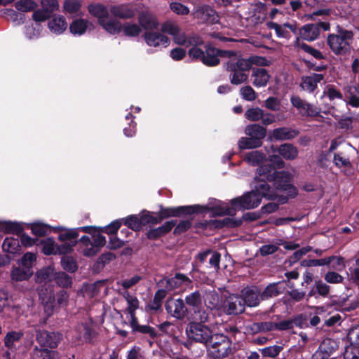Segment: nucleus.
<instances>
[{
	"label": "nucleus",
	"mask_w": 359,
	"mask_h": 359,
	"mask_svg": "<svg viewBox=\"0 0 359 359\" xmlns=\"http://www.w3.org/2000/svg\"><path fill=\"white\" fill-rule=\"evenodd\" d=\"M140 219L142 222V226L149 224L153 225L161 224L160 220L158 218V215H156V212H154L143 210L140 215Z\"/></svg>",
	"instance_id": "obj_55"
},
{
	"label": "nucleus",
	"mask_w": 359,
	"mask_h": 359,
	"mask_svg": "<svg viewBox=\"0 0 359 359\" xmlns=\"http://www.w3.org/2000/svg\"><path fill=\"white\" fill-rule=\"evenodd\" d=\"M331 287L321 279L315 280L314 283L310 287L308 294H306V300L309 298L319 297L327 298L330 295Z\"/></svg>",
	"instance_id": "obj_15"
},
{
	"label": "nucleus",
	"mask_w": 359,
	"mask_h": 359,
	"mask_svg": "<svg viewBox=\"0 0 359 359\" xmlns=\"http://www.w3.org/2000/svg\"><path fill=\"white\" fill-rule=\"evenodd\" d=\"M212 225L215 229H234L242 225V219L238 218L225 217L222 219H215L212 221Z\"/></svg>",
	"instance_id": "obj_33"
},
{
	"label": "nucleus",
	"mask_w": 359,
	"mask_h": 359,
	"mask_svg": "<svg viewBox=\"0 0 359 359\" xmlns=\"http://www.w3.org/2000/svg\"><path fill=\"white\" fill-rule=\"evenodd\" d=\"M226 66L227 71H235L237 69L245 72L252 68L250 57L248 59L240 58L236 62L229 61L226 62Z\"/></svg>",
	"instance_id": "obj_38"
},
{
	"label": "nucleus",
	"mask_w": 359,
	"mask_h": 359,
	"mask_svg": "<svg viewBox=\"0 0 359 359\" xmlns=\"http://www.w3.org/2000/svg\"><path fill=\"white\" fill-rule=\"evenodd\" d=\"M337 348L336 343L331 339H325L320 344L318 351L313 354L314 359H325L328 358Z\"/></svg>",
	"instance_id": "obj_20"
},
{
	"label": "nucleus",
	"mask_w": 359,
	"mask_h": 359,
	"mask_svg": "<svg viewBox=\"0 0 359 359\" xmlns=\"http://www.w3.org/2000/svg\"><path fill=\"white\" fill-rule=\"evenodd\" d=\"M32 233L38 237H43L50 232V226L41 222H34L29 224Z\"/></svg>",
	"instance_id": "obj_48"
},
{
	"label": "nucleus",
	"mask_w": 359,
	"mask_h": 359,
	"mask_svg": "<svg viewBox=\"0 0 359 359\" xmlns=\"http://www.w3.org/2000/svg\"><path fill=\"white\" fill-rule=\"evenodd\" d=\"M255 179L271 182L273 189L280 192H289V196L296 197L298 195L297 188L292 184L293 177L285 170H277L269 164H263L257 169Z\"/></svg>",
	"instance_id": "obj_1"
},
{
	"label": "nucleus",
	"mask_w": 359,
	"mask_h": 359,
	"mask_svg": "<svg viewBox=\"0 0 359 359\" xmlns=\"http://www.w3.org/2000/svg\"><path fill=\"white\" fill-rule=\"evenodd\" d=\"M99 25L109 34H118L122 30V24L117 19H104L100 20Z\"/></svg>",
	"instance_id": "obj_35"
},
{
	"label": "nucleus",
	"mask_w": 359,
	"mask_h": 359,
	"mask_svg": "<svg viewBox=\"0 0 359 359\" xmlns=\"http://www.w3.org/2000/svg\"><path fill=\"white\" fill-rule=\"evenodd\" d=\"M266 27L269 29H274L278 38L287 39L290 37V32L284 29L285 27L283 25H281L277 22L270 21L266 22Z\"/></svg>",
	"instance_id": "obj_61"
},
{
	"label": "nucleus",
	"mask_w": 359,
	"mask_h": 359,
	"mask_svg": "<svg viewBox=\"0 0 359 359\" xmlns=\"http://www.w3.org/2000/svg\"><path fill=\"white\" fill-rule=\"evenodd\" d=\"M49 29L55 34L62 33L67 27V23L64 16L59 15L52 18L48 23Z\"/></svg>",
	"instance_id": "obj_37"
},
{
	"label": "nucleus",
	"mask_w": 359,
	"mask_h": 359,
	"mask_svg": "<svg viewBox=\"0 0 359 359\" xmlns=\"http://www.w3.org/2000/svg\"><path fill=\"white\" fill-rule=\"evenodd\" d=\"M88 13L93 17L97 19L98 24L100 23V20H103L104 19H108L109 16V10L107 7L100 3H90L88 4Z\"/></svg>",
	"instance_id": "obj_26"
},
{
	"label": "nucleus",
	"mask_w": 359,
	"mask_h": 359,
	"mask_svg": "<svg viewBox=\"0 0 359 359\" xmlns=\"http://www.w3.org/2000/svg\"><path fill=\"white\" fill-rule=\"evenodd\" d=\"M200 213H202V205L200 204L176 207V217H184L193 220Z\"/></svg>",
	"instance_id": "obj_21"
},
{
	"label": "nucleus",
	"mask_w": 359,
	"mask_h": 359,
	"mask_svg": "<svg viewBox=\"0 0 359 359\" xmlns=\"http://www.w3.org/2000/svg\"><path fill=\"white\" fill-rule=\"evenodd\" d=\"M255 181L254 189L230 200L229 204L235 206L236 211L256 208L260 205L263 198H271L270 195L266 194L265 190L260 189V187L266 186V182L255 178Z\"/></svg>",
	"instance_id": "obj_4"
},
{
	"label": "nucleus",
	"mask_w": 359,
	"mask_h": 359,
	"mask_svg": "<svg viewBox=\"0 0 359 359\" xmlns=\"http://www.w3.org/2000/svg\"><path fill=\"white\" fill-rule=\"evenodd\" d=\"M231 340L223 334H212L205 325H203V345L207 349L208 355L214 359L224 358L231 351Z\"/></svg>",
	"instance_id": "obj_3"
},
{
	"label": "nucleus",
	"mask_w": 359,
	"mask_h": 359,
	"mask_svg": "<svg viewBox=\"0 0 359 359\" xmlns=\"http://www.w3.org/2000/svg\"><path fill=\"white\" fill-rule=\"evenodd\" d=\"M205 51H203V65L208 67H215L219 64L218 48L214 47L212 44L205 45Z\"/></svg>",
	"instance_id": "obj_22"
},
{
	"label": "nucleus",
	"mask_w": 359,
	"mask_h": 359,
	"mask_svg": "<svg viewBox=\"0 0 359 359\" xmlns=\"http://www.w3.org/2000/svg\"><path fill=\"white\" fill-rule=\"evenodd\" d=\"M252 77H254L252 81L255 87L266 86L270 79V75L266 69L264 68H256L253 69Z\"/></svg>",
	"instance_id": "obj_34"
},
{
	"label": "nucleus",
	"mask_w": 359,
	"mask_h": 359,
	"mask_svg": "<svg viewBox=\"0 0 359 359\" xmlns=\"http://www.w3.org/2000/svg\"><path fill=\"white\" fill-rule=\"evenodd\" d=\"M24 334L21 331H10L7 332L4 337V346L8 349L14 348L15 343L18 342L23 337Z\"/></svg>",
	"instance_id": "obj_42"
},
{
	"label": "nucleus",
	"mask_w": 359,
	"mask_h": 359,
	"mask_svg": "<svg viewBox=\"0 0 359 359\" xmlns=\"http://www.w3.org/2000/svg\"><path fill=\"white\" fill-rule=\"evenodd\" d=\"M261 189L265 190L266 194L270 195L271 198H266L269 201H276L277 204L283 205L286 204L290 198H294L295 197H292L289 196V192H285L286 195H279L277 194V191H275L273 187L268 183H266V186L260 187Z\"/></svg>",
	"instance_id": "obj_30"
},
{
	"label": "nucleus",
	"mask_w": 359,
	"mask_h": 359,
	"mask_svg": "<svg viewBox=\"0 0 359 359\" xmlns=\"http://www.w3.org/2000/svg\"><path fill=\"white\" fill-rule=\"evenodd\" d=\"M324 79L322 74L313 73L311 76H302L300 87L309 93H313L318 86V83Z\"/></svg>",
	"instance_id": "obj_23"
},
{
	"label": "nucleus",
	"mask_w": 359,
	"mask_h": 359,
	"mask_svg": "<svg viewBox=\"0 0 359 359\" xmlns=\"http://www.w3.org/2000/svg\"><path fill=\"white\" fill-rule=\"evenodd\" d=\"M23 229L22 225L19 222L9 221L0 223V231L3 230L6 233L16 234L19 236Z\"/></svg>",
	"instance_id": "obj_39"
},
{
	"label": "nucleus",
	"mask_w": 359,
	"mask_h": 359,
	"mask_svg": "<svg viewBox=\"0 0 359 359\" xmlns=\"http://www.w3.org/2000/svg\"><path fill=\"white\" fill-rule=\"evenodd\" d=\"M294 46L298 50H302L304 53L311 55L316 60L325 59V56L321 51L299 40V37L296 38L295 41H294Z\"/></svg>",
	"instance_id": "obj_24"
},
{
	"label": "nucleus",
	"mask_w": 359,
	"mask_h": 359,
	"mask_svg": "<svg viewBox=\"0 0 359 359\" xmlns=\"http://www.w3.org/2000/svg\"><path fill=\"white\" fill-rule=\"evenodd\" d=\"M186 333L188 336L189 340L183 343V345L190 348L192 342H202V323L198 321H190L187 329Z\"/></svg>",
	"instance_id": "obj_12"
},
{
	"label": "nucleus",
	"mask_w": 359,
	"mask_h": 359,
	"mask_svg": "<svg viewBox=\"0 0 359 359\" xmlns=\"http://www.w3.org/2000/svg\"><path fill=\"white\" fill-rule=\"evenodd\" d=\"M90 22L83 18H76L69 25V32L73 35L81 36L85 34Z\"/></svg>",
	"instance_id": "obj_32"
},
{
	"label": "nucleus",
	"mask_w": 359,
	"mask_h": 359,
	"mask_svg": "<svg viewBox=\"0 0 359 359\" xmlns=\"http://www.w3.org/2000/svg\"><path fill=\"white\" fill-rule=\"evenodd\" d=\"M109 11L114 18L121 20L132 19L135 15V8L128 3L111 6Z\"/></svg>",
	"instance_id": "obj_14"
},
{
	"label": "nucleus",
	"mask_w": 359,
	"mask_h": 359,
	"mask_svg": "<svg viewBox=\"0 0 359 359\" xmlns=\"http://www.w3.org/2000/svg\"><path fill=\"white\" fill-rule=\"evenodd\" d=\"M32 272L29 268H15L11 272V278L15 281H22L28 280L32 276Z\"/></svg>",
	"instance_id": "obj_51"
},
{
	"label": "nucleus",
	"mask_w": 359,
	"mask_h": 359,
	"mask_svg": "<svg viewBox=\"0 0 359 359\" xmlns=\"http://www.w3.org/2000/svg\"><path fill=\"white\" fill-rule=\"evenodd\" d=\"M62 268L67 272L73 273L78 269L76 260L70 255H64L60 261Z\"/></svg>",
	"instance_id": "obj_43"
},
{
	"label": "nucleus",
	"mask_w": 359,
	"mask_h": 359,
	"mask_svg": "<svg viewBox=\"0 0 359 359\" xmlns=\"http://www.w3.org/2000/svg\"><path fill=\"white\" fill-rule=\"evenodd\" d=\"M262 116L263 110L258 107L250 108L245 112L246 119L253 122L261 120Z\"/></svg>",
	"instance_id": "obj_62"
},
{
	"label": "nucleus",
	"mask_w": 359,
	"mask_h": 359,
	"mask_svg": "<svg viewBox=\"0 0 359 359\" xmlns=\"http://www.w3.org/2000/svg\"><path fill=\"white\" fill-rule=\"evenodd\" d=\"M211 211L214 216H234L237 211L235 206H229L227 203L220 201H215L213 205H203V212Z\"/></svg>",
	"instance_id": "obj_8"
},
{
	"label": "nucleus",
	"mask_w": 359,
	"mask_h": 359,
	"mask_svg": "<svg viewBox=\"0 0 359 359\" xmlns=\"http://www.w3.org/2000/svg\"><path fill=\"white\" fill-rule=\"evenodd\" d=\"M137 21L141 28L146 32L158 29L160 25L157 15L149 8L138 13Z\"/></svg>",
	"instance_id": "obj_6"
},
{
	"label": "nucleus",
	"mask_w": 359,
	"mask_h": 359,
	"mask_svg": "<svg viewBox=\"0 0 359 359\" xmlns=\"http://www.w3.org/2000/svg\"><path fill=\"white\" fill-rule=\"evenodd\" d=\"M299 130L290 127H280L272 130L269 139L275 141H290L299 135Z\"/></svg>",
	"instance_id": "obj_13"
},
{
	"label": "nucleus",
	"mask_w": 359,
	"mask_h": 359,
	"mask_svg": "<svg viewBox=\"0 0 359 359\" xmlns=\"http://www.w3.org/2000/svg\"><path fill=\"white\" fill-rule=\"evenodd\" d=\"M175 225L176 220L167 221L158 227L148 230L145 233L146 238L151 241H156L170 233Z\"/></svg>",
	"instance_id": "obj_16"
},
{
	"label": "nucleus",
	"mask_w": 359,
	"mask_h": 359,
	"mask_svg": "<svg viewBox=\"0 0 359 359\" xmlns=\"http://www.w3.org/2000/svg\"><path fill=\"white\" fill-rule=\"evenodd\" d=\"M122 225V219H118L111 222L109 224L101 227L100 226V231H102V233H105L108 235L114 236L116 235L117 231L121 228Z\"/></svg>",
	"instance_id": "obj_59"
},
{
	"label": "nucleus",
	"mask_w": 359,
	"mask_h": 359,
	"mask_svg": "<svg viewBox=\"0 0 359 359\" xmlns=\"http://www.w3.org/2000/svg\"><path fill=\"white\" fill-rule=\"evenodd\" d=\"M185 302L189 306L191 307V311H194V314H191L190 317L191 321L202 322L201 295L200 292L195 291L187 295Z\"/></svg>",
	"instance_id": "obj_9"
},
{
	"label": "nucleus",
	"mask_w": 359,
	"mask_h": 359,
	"mask_svg": "<svg viewBox=\"0 0 359 359\" xmlns=\"http://www.w3.org/2000/svg\"><path fill=\"white\" fill-rule=\"evenodd\" d=\"M219 22V15L215 9L209 6H203V22L215 24Z\"/></svg>",
	"instance_id": "obj_52"
},
{
	"label": "nucleus",
	"mask_w": 359,
	"mask_h": 359,
	"mask_svg": "<svg viewBox=\"0 0 359 359\" xmlns=\"http://www.w3.org/2000/svg\"><path fill=\"white\" fill-rule=\"evenodd\" d=\"M280 156L287 161L294 160L299 154L297 147L290 143H283L280 144L276 149Z\"/></svg>",
	"instance_id": "obj_28"
},
{
	"label": "nucleus",
	"mask_w": 359,
	"mask_h": 359,
	"mask_svg": "<svg viewBox=\"0 0 359 359\" xmlns=\"http://www.w3.org/2000/svg\"><path fill=\"white\" fill-rule=\"evenodd\" d=\"M283 346L273 345L259 349L263 357L276 358L283 350Z\"/></svg>",
	"instance_id": "obj_63"
},
{
	"label": "nucleus",
	"mask_w": 359,
	"mask_h": 359,
	"mask_svg": "<svg viewBox=\"0 0 359 359\" xmlns=\"http://www.w3.org/2000/svg\"><path fill=\"white\" fill-rule=\"evenodd\" d=\"M242 298L243 299L244 306L249 307L257 306L261 299V292L257 287H246L242 290Z\"/></svg>",
	"instance_id": "obj_17"
},
{
	"label": "nucleus",
	"mask_w": 359,
	"mask_h": 359,
	"mask_svg": "<svg viewBox=\"0 0 359 359\" xmlns=\"http://www.w3.org/2000/svg\"><path fill=\"white\" fill-rule=\"evenodd\" d=\"M2 11L4 14L9 16L11 20L16 25L24 23L25 19L24 14L19 13L12 8H6Z\"/></svg>",
	"instance_id": "obj_64"
},
{
	"label": "nucleus",
	"mask_w": 359,
	"mask_h": 359,
	"mask_svg": "<svg viewBox=\"0 0 359 359\" xmlns=\"http://www.w3.org/2000/svg\"><path fill=\"white\" fill-rule=\"evenodd\" d=\"M323 94L328 97L330 101H333L335 99L343 100L342 93L337 86L333 84L327 85Z\"/></svg>",
	"instance_id": "obj_58"
},
{
	"label": "nucleus",
	"mask_w": 359,
	"mask_h": 359,
	"mask_svg": "<svg viewBox=\"0 0 359 359\" xmlns=\"http://www.w3.org/2000/svg\"><path fill=\"white\" fill-rule=\"evenodd\" d=\"M333 163L339 168H344L343 172L346 175H350L353 173V168L349 158L344 156L342 153L334 154Z\"/></svg>",
	"instance_id": "obj_31"
},
{
	"label": "nucleus",
	"mask_w": 359,
	"mask_h": 359,
	"mask_svg": "<svg viewBox=\"0 0 359 359\" xmlns=\"http://www.w3.org/2000/svg\"><path fill=\"white\" fill-rule=\"evenodd\" d=\"M37 245L42 246V252L44 255H56V245H55V240L53 238L48 237L45 239H42Z\"/></svg>",
	"instance_id": "obj_46"
},
{
	"label": "nucleus",
	"mask_w": 359,
	"mask_h": 359,
	"mask_svg": "<svg viewBox=\"0 0 359 359\" xmlns=\"http://www.w3.org/2000/svg\"><path fill=\"white\" fill-rule=\"evenodd\" d=\"M336 258V256H330L328 257L315 259H306L301 262V266L304 267H312L318 266H328Z\"/></svg>",
	"instance_id": "obj_40"
},
{
	"label": "nucleus",
	"mask_w": 359,
	"mask_h": 359,
	"mask_svg": "<svg viewBox=\"0 0 359 359\" xmlns=\"http://www.w3.org/2000/svg\"><path fill=\"white\" fill-rule=\"evenodd\" d=\"M4 252L11 254H20L22 247L18 238H6L2 244Z\"/></svg>",
	"instance_id": "obj_36"
},
{
	"label": "nucleus",
	"mask_w": 359,
	"mask_h": 359,
	"mask_svg": "<svg viewBox=\"0 0 359 359\" xmlns=\"http://www.w3.org/2000/svg\"><path fill=\"white\" fill-rule=\"evenodd\" d=\"M245 133L262 144V140L266 135V128L259 124L254 123L248 125L245 128Z\"/></svg>",
	"instance_id": "obj_29"
},
{
	"label": "nucleus",
	"mask_w": 359,
	"mask_h": 359,
	"mask_svg": "<svg viewBox=\"0 0 359 359\" xmlns=\"http://www.w3.org/2000/svg\"><path fill=\"white\" fill-rule=\"evenodd\" d=\"M238 144L241 150L258 148L262 145L261 143L258 142V140L254 139L253 137H251L250 136L242 137L238 140Z\"/></svg>",
	"instance_id": "obj_49"
},
{
	"label": "nucleus",
	"mask_w": 359,
	"mask_h": 359,
	"mask_svg": "<svg viewBox=\"0 0 359 359\" xmlns=\"http://www.w3.org/2000/svg\"><path fill=\"white\" fill-rule=\"evenodd\" d=\"M224 312L228 315H238L245 311L242 296L232 294L228 297L223 303Z\"/></svg>",
	"instance_id": "obj_7"
},
{
	"label": "nucleus",
	"mask_w": 359,
	"mask_h": 359,
	"mask_svg": "<svg viewBox=\"0 0 359 359\" xmlns=\"http://www.w3.org/2000/svg\"><path fill=\"white\" fill-rule=\"evenodd\" d=\"M265 158V154L259 151H252L247 154L245 156V160L252 165L259 164L263 162Z\"/></svg>",
	"instance_id": "obj_60"
},
{
	"label": "nucleus",
	"mask_w": 359,
	"mask_h": 359,
	"mask_svg": "<svg viewBox=\"0 0 359 359\" xmlns=\"http://www.w3.org/2000/svg\"><path fill=\"white\" fill-rule=\"evenodd\" d=\"M229 80L233 85H240L248 79V75L243 71L236 69L235 71H229Z\"/></svg>",
	"instance_id": "obj_53"
},
{
	"label": "nucleus",
	"mask_w": 359,
	"mask_h": 359,
	"mask_svg": "<svg viewBox=\"0 0 359 359\" xmlns=\"http://www.w3.org/2000/svg\"><path fill=\"white\" fill-rule=\"evenodd\" d=\"M142 29L140 25L132 22H125L122 25V30L124 35L128 37H137L142 32Z\"/></svg>",
	"instance_id": "obj_44"
},
{
	"label": "nucleus",
	"mask_w": 359,
	"mask_h": 359,
	"mask_svg": "<svg viewBox=\"0 0 359 359\" xmlns=\"http://www.w3.org/2000/svg\"><path fill=\"white\" fill-rule=\"evenodd\" d=\"M335 32L327 35L326 42L330 50L337 56H346L351 53L355 33L337 24Z\"/></svg>",
	"instance_id": "obj_2"
},
{
	"label": "nucleus",
	"mask_w": 359,
	"mask_h": 359,
	"mask_svg": "<svg viewBox=\"0 0 359 359\" xmlns=\"http://www.w3.org/2000/svg\"><path fill=\"white\" fill-rule=\"evenodd\" d=\"M122 224H124L127 227L133 231H139L142 229V222L137 215H130L126 218H122Z\"/></svg>",
	"instance_id": "obj_41"
},
{
	"label": "nucleus",
	"mask_w": 359,
	"mask_h": 359,
	"mask_svg": "<svg viewBox=\"0 0 359 359\" xmlns=\"http://www.w3.org/2000/svg\"><path fill=\"white\" fill-rule=\"evenodd\" d=\"M284 290L285 287L282 286L280 282L271 283L261 292V299L265 301L276 297L282 294Z\"/></svg>",
	"instance_id": "obj_27"
},
{
	"label": "nucleus",
	"mask_w": 359,
	"mask_h": 359,
	"mask_svg": "<svg viewBox=\"0 0 359 359\" xmlns=\"http://www.w3.org/2000/svg\"><path fill=\"white\" fill-rule=\"evenodd\" d=\"M320 29L329 31L330 23L329 22L320 21L318 23H309L303 25L298 29L299 40L312 42L317 40L320 35Z\"/></svg>",
	"instance_id": "obj_5"
},
{
	"label": "nucleus",
	"mask_w": 359,
	"mask_h": 359,
	"mask_svg": "<svg viewBox=\"0 0 359 359\" xmlns=\"http://www.w3.org/2000/svg\"><path fill=\"white\" fill-rule=\"evenodd\" d=\"M54 280L61 287L68 288L72 286V278L65 271L55 272L54 273Z\"/></svg>",
	"instance_id": "obj_45"
},
{
	"label": "nucleus",
	"mask_w": 359,
	"mask_h": 359,
	"mask_svg": "<svg viewBox=\"0 0 359 359\" xmlns=\"http://www.w3.org/2000/svg\"><path fill=\"white\" fill-rule=\"evenodd\" d=\"M165 280V287L168 291L174 290L182 286L187 287L191 283L189 278L181 273H176L173 277L166 278Z\"/></svg>",
	"instance_id": "obj_19"
},
{
	"label": "nucleus",
	"mask_w": 359,
	"mask_h": 359,
	"mask_svg": "<svg viewBox=\"0 0 359 359\" xmlns=\"http://www.w3.org/2000/svg\"><path fill=\"white\" fill-rule=\"evenodd\" d=\"M82 7V0H65L63 8L65 13L74 14L78 13Z\"/></svg>",
	"instance_id": "obj_54"
},
{
	"label": "nucleus",
	"mask_w": 359,
	"mask_h": 359,
	"mask_svg": "<svg viewBox=\"0 0 359 359\" xmlns=\"http://www.w3.org/2000/svg\"><path fill=\"white\" fill-rule=\"evenodd\" d=\"M62 335L59 332L39 331L36 333V340L41 346L55 348L58 346Z\"/></svg>",
	"instance_id": "obj_11"
},
{
	"label": "nucleus",
	"mask_w": 359,
	"mask_h": 359,
	"mask_svg": "<svg viewBox=\"0 0 359 359\" xmlns=\"http://www.w3.org/2000/svg\"><path fill=\"white\" fill-rule=\"evenodd\" d=\"M130 325L133 334L140 333L143 334H148L152 339H154L158 337V334L154 327L149 325H140L137 318H133V319H131Z\"/></svg>",
	"instance_id": "obj_25"
},
{
	"label": "nucleus",
	"mask_w": 359,
	"mask_h": 359,
	"mask_svg": "<svg viewBox=\"0 0 359 359\" xmlns=\"http://www.w3.org/2000/svg\"><path fill=\"white\" fill-rule=\"evenodd\" d=\"M143 38L146 43L149 46L158 47L160 45H163L166 47L170 43L169 38L160 32H145L143 34Z\"/></svg>",
	"instance_id": "obj_18"
},
{
	"label": "nucleus",
	"mask_w": 359,
	"mask_h": 359,
	"mask_svg": "<svg viewBox=\"0 0 359 359\" xmlns=\"http://www.w3.org/2000/svg\"><path fill=\"white\" fill-rule=\"evenodd\" d=\"M42 304H55V294L49 287H42L39 292Z\"/></svg>",
	"instance_id": "obj_47"
},
{
	"label": "nucleus",
	"mask_w": 359,
	"mask_h": 359,
	"mask_svg": "<svg viewBox=\"0 0 359 359\" xmlns=\"http://www.w3.org/2000/svg\"><path fill=\"white\" fill-rule=\"evenodd\" d=\"M158 218L161 223L164 219L170 217H176V207H164L159 205V210L156 212Z\"/></svg>",
	"instance_id": "obj_57"
},
{
	"label": "nucleus",
	"mask_w": 359,
	"mask_h": 359,
	"mask_svg": "<svg viewBox=\"0 0 359 359\" xmlns=\"http://www.w3.org/2000/svg\"><path fill=\"white\" fill-rule=\"evenodd\" d=\"M209 255H211V256L209 258L208 263L210 267L213 268L215 271H217L219 269L221 255L217 251L211 252L210 250H207L203 251V262L207 259Z\"/></svg>",
	"instance_id": "obj_50"
},
{
	"label": "nucleus",
	"mask_w": 359,
	"mask_h": 359,
	"mask_svg": "<svg viewBox=\"0 0 359 359\" xmlns=\"http://www.w3.org/2000/svg\"><path fill=\"white\" fill-rule=\"evenodd\" d=\"M15 8L20 12H29L35 10L37 4L33 0H20L15 3Z\"/></svg>",
	"instance_id": "obj_56"
},
{
	"label": "nucleus",
	"mask_w": 359,
	"mask_h": 359,
	"mask_svg": "<svg viewBox=\"0 0 359 359\" xmlns=\"http://www.w3.org/2000/svg\"><path fill=\"white\" fill-rule=\"evenodd\" d=\"M165 308L168 313L177 319H183L188 309L186 308L184 301L182 299H168L165 304Z\"/></svg>",
	"instance_id": "obj_10"
}]
</instances>
